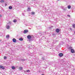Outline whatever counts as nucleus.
I'll return each instance as SVG.
<instances>
[{"mask_svg": "<svg viewBox=\"0 0 75 75\" xmlns=\"http://www.w3.org/2000/svg\"><path fill=\"white\" fill-rule=\"evenodd\" d=\"M67 16H69V17H70V16L69 15H68Z\"/></svg>", "mask_w": 75, "mask_h": 75, "instance_id": "nucleus-24", "label": "nucleus"}, {"mask_svg": "<svg viewBox=\"0 0 75 75\" xmlns=\"http://www.w3.org/2000/svg\"><path fill=\"white\" fill-rule=\"evenodd\" d=\"M68 8L69 9H70L71 8V6H70V5H69L68 6Z\"/></svg>", "mask_w": 75, "mask_h": 75, "instance_id": "nucleus-9", "label": "nucleus"}, {"mask_svg": "<svg viewBox=\"0 0 75 75\" xmlns=\"http://www.w3.org/2000/svg\"><path fill=\"white\" fill-rule=\"evenodd\" d=\"M1 17V16L0 15V17Z\"/></svg>", "mask_w": 75, "mask_h": 75, "instance_id": "nucleus-25", "label": "nucleus"}, {"mask_svg": "<svg viewBox=\"0 0 75 75\" xmlns=\"http://www.w3.org/2000/svg\"><path fill=\"white\" fill-rule=\"evenodd\" d=\"M2 67V66H0V68H1Z\"/></svg>", "mask_w": 75, "mask_h": 75, "instance_id": "nucleus-23", "label": "nucleus"}, {"mask_svg": "<svg viewBox=\"0 0 75 75\" xmlns=\"http://www.w3.org/2000/svg\"><path fill=\"white\" fill-rule=\"evenodd\" d=\"M58 0V1H59V0Z\"/></svg>", "mask_w": 75, "mask_h": 75, "instance_id": "nucleus-28", "label": "nucleus"}, {"mask_svg": "<svg viewBox=\"0 0 75 75\" xmlns=\"http://www.w3.org/2000/svg\"><path fill=\"white\" fill-rule=\"evenodd\" d=\"M32 14H35V13L34 12H32Z\"/></svg>", "mask_w": 75, "mask_h": 75, "instance_id": "nucleus-21", "label": "nucleus"}, {"mask_svg": "<svg viewBox=\"0 0 75 75\" xmlns=\"http://www.w3.org/2000/svg\"><path fill=\"white\" fill-rule=\"evenodd\" d=\"M19 40L20 41H23V38H20L19 39Z\"/></svg>", "mask_w": 75, "mask_h": 75, "instance_id": "nucleus-16", "label": "nucleus"}, {"mask_svg": "<svg viewBox=\"0 0 75 75\" xmlns=\"http://www.w3.org/2000/svg\"><path fill=\"white\" fill-rule=\"evenodd\" d=\"M13 22H14V23H16L17 20H16V19H15L13 20Z\"/></svg>", "mask_w": 75, "mask_h": 75, "instance_id": "nucleus-13", "label": "nucleus"}, {"mask_svg": "<svg viewBox=\"0 0 75 75\" xmlns=\"http://www.w3.org/2000/svg\"><path fill=\"white\" fill-rule=\"evenodd\" d=\"M72 26H73V27H74V28H75V24L73 25Z\"/></svg>", "mask_w": 75, "mask_h": 75, "instance_id": "nucleus-19", "label": "nucleus"}, {"mask_svg": "<svg viewBox=\"0 0 75 75\" xmlns=\"http://www.w3.org/2000/svg\"><path fill=\"white\" fill-rule=\"evenodd\" d=\"M27 38L28 39H30V38H31V36L30 35H28L27 36Z\"/></svg>", "mask_w": 75, "mask_h": 75, "instance_id": "nucleus-2", "label": "nucleus"}, {"mask_svg": "<svg viewBox=\"0 0 75 75\" xmlns=\"http://www.w3.org/2000/svg\"><path fill=\"white\" fill-rule=\"evenodd\" d=\"M19 69H20L21 70L23 69V67H19Z\"/></svg>", "mask_w": 75, "mask_h": 75, "instance_id": "nucleus-12", "label": "nucleus"}, {"mask_svg": "<svg viewBox=\"0 0 75 75\" xmlns=\"http://www.w3.org/2000/svg\"><path fill=\"white\" fill-rule=\"evenodd\" d=\"M72 47H71L70 46L69 47V48H68V49H69V50H71V49H72Z\"/></svg>", "mask_w": 75, "mask_h": 75, "instance_id": "nucleus-14", "label": "nucleus"}, {"mask_svg": "<svg viewBox=\"0 0 75 75\" xmlns=\"http://www.w3.org/2000/svg\"><path fill=\"white\" fill-rule=\"evenodd\" d=\"M28 30L26 29L24 30V34H25V33H28Z\"/></svg>", "mask_w": 75, "mask_h": 75, "instance_id": "nucleus-1", "label": "nucleus"}, {"mask_svg": "<svg viewBox=\"0 0 75 75\" xmlns=\"http://www.w3.org/2000/svg\"><path fill=\"white\" fill-rule=\"evenodd\" d=\"M9 37L10 36H9V35H7L6 36V38H9Z\"/></svg>", "mask_w": 75, "mask_h": 75, "instance_id": "nucleus-11", "label": "nucleus"}, {"mask_svg": "<svg viewBox=\"0 0 75 75\" xmlns=\"http://www.w3.org/2000/svg\"><path fill=\"white\" fill-rule=\"evenodd\" d=\"M4 59H7V57L5 56L4 57Z\"/></svg>", "mask_w": 75, "mask_h": 75, "instance_id": "nucleus-18", "label": "nucleus"}, {"mask_svg": "<svg viewBox=\"0 0 75 75\" xmlns=\"http://www.w3.org/2000/svg\"><path fill=\"white\" fill-rule=\"evenodd\" d=\"M30 71L29 70H28L26 71L27 72H30Z\"/></svg>", "mask_w": 75, "mask_h": 75, "instance_id": "nucleus-22", "label": "nucleus"}, {"mask_svg": "<svg viewBox=\"0 0 75 75\" xmlns=\"http://www.w3.org/2000/svg\"><path fill=\"white\" fill-rule=\"evenodd\" d=\"M42 75H44V74H42Z\"/></svg>", "mask_w": 75, "mask_h": 75, "instance_id": "nucleus-26", "label": "nucleus"}, {"mask_svg": "<svg viewBox=\"0 0 75 75\" xmlns=\"http://www.w3.org/2000/svg\"><path fill=\"white\" fill-rule=\"evenodd\" d=\"M59 57H62L63 56V54L62 53H60L59 54Z\"/></svg>", "mask_w": 75, "mask_h": 75, "instance_id": "nucleus-5", "label": "nucleus"}, {"mask_svg": "<svg viewBox=\"0 0 75 75\" xmlns=\"http://www.w3.org/2000/svg\"><path fill=\"white\" fill-rule=\"evenodd\" d=\"M6 6H7V4H6Z\"/></svg>", "mask_w": 75, "mask_h": 75, "instance_id": "nucleus-27", "label": "nucleus"}, {"mask_svg": "<svg viewBox=\"0 0 75 75\" xmlns=\"http://www.w3.org/2000/svg\"><path fill=\"white\" fill-rule=\"evenodd\" d=\"M1 68L2 69H5V68H4V67L2 66V67H1Z\"/></svg>", "mask_w": 75, "mask_h": 75, "instance_id": "nucleus-15", "label": "nucleus"}, {"mask_svg": "<svg viewBox=\"0 0 75 75\" xmlns=\"http://www.w3.org/2000/svg\"><path fill=\"white\" fill-rule=\"evenodd\" d=\"M56 33H58L59 32V29H57L56 30Z\"/></svg>", "mask_w": 75, "mask_h": 75, "instance_id": "nucleus-3", "label": "nucleus"}, {"mask_svg": "<svg viewBox=\"0 0 75 75\" xmlns=\"http://www.w3.org/2000/svg\"><path fill=\"white\" fill-rule=\"evenodd\" d=\"M7 29H9L10 28V26L9 25H8L6 27Z\"/></svg>", "mask_w": 75, "mask_h": 75, "instance_id": "nucleus-10", "label": "nucleus"}, {"mask_svg": "<svg viewBox=\"0 0 75 75\" xmlns=\"http://www.w3.org/2000/svg\"><path fill=\"white\" fill-rule=\"evenodd\" d=\"M30 9H31V8H28V11H30Z\"/></svg>", "mask_w": 75, "mask_h": 75, "instance_id": "nucleus-20", "label": "nucleus"}, {"mask_svg": "<svg viewBox=\"0 0 75 75\" xmlns=\"http://www.w3.org/2000/svg\"><path fill=\"white\" fill-rule=\"evenodd\" d=\"M71 52L72 53H74V49H71Z\"/></svg>", "mask_w": 75, "mask_h": 75, "instance_id": "nucleus-7", "label": "nucleus"}, {"mask_svg": "<svg viewBox=\"0 0 75 75\" xmlns=\"http://www.w3.org/2000/svg\"><path fill=\"white\" fill-rule=\"evenodd\" d=\"M13 42H16V39L15 38H13Z\"/></svg>", "mask_w": 75, "mask_h": 75, "instance_id": "nucleus-4", "label": "nucleus"}, {"mask_svg": "<svg viewBox=\"0 0 75 75\" xmlns=\"http://www.w3.org/2000/svg\"><path fill=\"white\" fill-rule=\"evenodd\" d=\"M11 68L12 69H16V67L14 66H12Z\"/></svg>", "mask_w": 75, "mask_h": 75, "instance_id": "nucleus-8", "label": "nucleus"}, {"mask_svg": "<svg viewBox=\"0 0 75 75\" xmlns=\"http://www.w3.org/2000/svg\"><path fill=\"white\" fill-rule=\"evenodd\" d=\"M9 9L10 10H11L13 8V7H12V6H10L8 7Z\"/></svg>", "mask_w": 75, "mask_h": 75, "instance_id": "nucleus-6", "label": "nucleus"}, {"mask_svg": "<svg viewBox=\"0 0 75 75\" xmlns=\"http://www.w3.org/2000/svg\"><path fill=\"white\" fill-rule=\"evenodd\" d=\"M1 3H3V2H4V1H3V0H1L0 1Z\"/></svg>", "mask_w": 75, "mask_h": 75, "instance_id": "nucleus-17", "label": "nucleus"}]
</instances>
